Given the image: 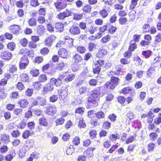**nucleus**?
I'll return each mask as SVG.
<instances>
[{
    "instance_id": "nucleus-1",
    "label": "nucleus",
    "mask_w": 161,
    "mask_h": 161,
    "mask_svg": "<svg viewBox=\"0 0 161 161\" xmlns=\"http://www.w3.org/2000/svg\"><path fill=\"white\" fill-rule=\"evenodd\" d=\"M101 93L100 88H95L91 92L90 96L87 98L89 104L96 107L98 105V101L99 100V95Z\"/></svg>"
},
{
    "instance_id": "nucleus-2",
    "label": "nucleus",
    "mask_w": 161,
    "mask_h": 161,
    "mask_svg": "<svg viewBox=\"0 0 161 161\" xmlns=\"http://www.w3.org/2000/svg\"><path fill=\"white\" fill-rule=\"evenodd\" d=\"M66 2L64 0H57L54 5L58 9L61 10L65 8L67 6Z\"/></svg>"
},
{
    "instance_id": "nucleus-3",
    "label": "nucleus",
    "mask_w": 161,
    "mask_h": 161,
    "mask_svg": "<svg viewBox=\"0 0 161 161\" xmlns=\"http://www.w3.org/2000/svg\"><path fill=\"white\" fill-rule=\"evenodd\" d=\"M19 53L20 54H24V55H27L29 57H32L34 56V51L31 49H27L24 48L21 49Z\"/></svg>"
},
{
    "instance_id": "nucleus-4",
    "label": "nucleus",
    "mask_w": 161,
    "mask_h": 161,
    "mask_svg": "<svg viewBox=\"0 0 161 161\" xmlns=\"http://www.w3.org/2000/svg\"><path fill=\"white\" fill-rule=\"evenodd\" d=\"M69 31L71 34L76 35L80 33V30L79 27L73 25L70 27Z\"/></svg>"
},
{
    "instance_id": "nucleus-5",
    "label": "nucleus",
    "mask_w": 161,
    "mask_h": 161,
    "mask_svg": "<svg viewBox=\"0 0 161 161\" xmlns=\"http://www.w3.org/2000/svg\"><path fill=\"white\" fill-rule=\"evenodd\" d=\"M57 108L55 106H51L47 107L46 113L48 115H53L57 112Z\"/></svg>"
},
{
    "instance_id": "nucleus-6",
    "label": "nucleus",
    "mask_w": 161,
    "mask_h": 161,
    "mask_svg": "<svg viewBox=\"0 0 161 161\" xmlns=\"http://www.w3.org/2000/svg\"><path fill=\"white\" fill-rule=\"evenodd\" d=\"M55 39L56 37L53 35H51L46 38L44 41L45 45L47 47H50Z\"/></svg>"
},
{
    "instance_id": "nucleus-7",
    "label": "nucleus",
    "mask_w": 161,
    "mask_h": 161,
    "mask_svg": "<svg viewBox=\"0 0 161 161\" xmlns=\"http://www.w3.org/2000/svg\"><path fill=\"white\" fill-rule=\"evenodd\" d=\"M1 56L3 59L8 60L11 58L12 54L11 53L9 52L4 51L1 53Z\"/></svg>"
},
{
    "instance_id": "nucleus-8",
    "label": "nucleus",
    "mask_w": 161,
    "mask_h": 161,
    "mask_svg": "<svg viewBox=\"0 0 161 161\" xmlns=\"http://www.w3.org/2000/svg\"><path fill=\"white\" fill-rule=\"evenodd\" d=\"M18 104L21 108H25L28 107L29 102L26 99H21L18 102Z\"/></svg>"
},
{
    "instance_id": "nucleus-9",
    "label": "nucleus",
    "mask_w": 161,
    "mask_h": 161,
    "mask_svg": "<svg viewBox=\"0 0 161 161\" xmlns=\"http://www.w3.org/2000/svg\"><path fill=\"white\" fill-rule=\"evenodd\" d=\"M65 43L68 47L70 48L73 45V39L70 37L69 36H67L65 37Z\"/></svg>"
},
{
    "instance_id": "nucleus-10",
    "label": "nucleus",
    "mask_w": 161,
    "mask_h": 161,
    "mask_svg": "<svg viewBox=\"0 0 161 161\" xmlns=\"http://www.w3.org/2000/svg\"><path fill=\"white\" fill-rule=\"evenodd\" d=\"M53 89V85L51 83L46 85L43 88V93L44 94L47 93L48 91H52Z\"/></svg>"
},
{
    "instance_id": "nucleus-11",
    "label": "nucleus",
    "mask_w": 161,
    "mask_h": 161,
    "mask_svg": "<svg viewBox=\"0 0 161 161\" xmlns=\"http://www.w3.org/2000/svg\"><path fill=\"white\" fill-rule=\"evenodd\" d=\"M58 54L61 57L65 58L68 56V53L67 50L64 48L60 49L58 52Z\"/></svg>"
},
{
    "instance_id": "nucleus-12",
    "label": "nucleus",
    "mask_w": 161,
    "mask_h": 161,
    "mask_svg": "<svg viewBox=\"0 0 161 161\" xmlns=\"http://www.w3.org/2000/svg\"><path fill=\"white\" fill-rule=\"evenodd\" d=\"M67 90V87L62 86L60 90H58V92L59 94L61 96H66L68 94Z\"/></svg>"
},
{
    "instance_id": "nucleus-13",
    "label": "nucleus",
    "mask_w": 161,
    "mask_h": 161,
    "mask_svg": "<svg viewBox=\"0 0 161 161\" xmlns=\"http://www.w3.org/2000/svg\"><path fill=\"white\" fill-rule=\"evenodd\" d=\"M55 27L58 31L62 32L64 30V24L60 22H57L55 24Z\"/></svg>"
},
{
    "instance_id": "nucleus-14",
    "label": "nucleus",
    "mask_w": 161,
    "mask_h": 161,
    "mask_svg": "<svg viewBox=\"0 0 161 161\" xmlns=\"http://www.w3.org/2000/svg\"><path fill=\"white\" fill-rule=\"evenodd\" d=\"M107 51L103 49H100L96 54V56L99 58H102L104 55L107 54Z\"/></svg>"
},
{
    "instance_id": "nucleus-15",
    "label": "nucleus",
    "mask_w": 161,
    "mask_h": 161,
    "mask_svg": "<svg viewBox=\"0 0 161 161\" xmlns=\"http://www.w3.org/2000/svg\"><path fill=\"white\" fill-rule=\"evenodd\" d=\"M15 152L14 150H12L11 151L9 154L7 155L6 157V159L8 161H11L15 156Z\"/></svg>"
},
{
    "instance_id": "nucleus-16",
    "label": "nucleus",
    "mask_w": 161,
    "mask_h": 161,
    "mask_svg": "<svg viewBox=\"0 0 161 161\" xmlns=\"http://www.w3.org/2000/svg\"><path fill=\"white\" fill-rule=\"evenodd\" d=\"M116 86L111 81H108L106 82L104 85L105 88L108 89H114Z\"/></svg>"
},
{
    "instance_id": "nucleus-17",
    "label": "nucleus",
    "mask_w": 161,
    "mask_h": 161,
    "mask_svg": "<svg viewBox=\"0 0 161 161\" xmlns=\"http://www.w3.org/2000/svg\"><path fill=\"white\" fill-rule=\"evenodd\" d=\"M66 66L63 62L59 63L57 65L56 69L58 70H62L66 68Z\"/></svg>"
},
{
    "instance_id": "nucleus-18",
    "label": "nucleus",
    "mask_w": 161,
    "mask_h": 161,
    "mask_svg": "<svg viewBox=\"0 0 161 161\" xmlns=\"http://www.w3.org/2000/svg\"><path fill=\"white\" fill-rule=\"evenodd\" d=\"M20 30V28L19 26L18 25H15L12 26L11 28V31L12 33L14 34H17L19 33V31Z\"/></svg>"
},
{
    "instance_id": "nucleus-19",
    "label": "nucleus",
    "mask_w": 161,
    "mask_h": 161,
    "mask_svg": "<svg viewBox=\"0 0 161 161\" xmlns=\"http://www.w3.org/2000/svg\"><path fill=\"white\" fill-rule=\"evenodd\" d=\"M50 81L52 82H53L55 86H59L62 84V82L61 80L55 79L54 78H51Z\"/></svg>"
},
{
    "instance_id": "nucleus-20",
    "label": "nucleus",
    "mask_w": 161,
    "mask_h": 161,
    "mask_svg": "<svg viewBox=\"0 0 161 161\" xmlns=\"http://www.w3.org/2000/svg\"><path fill=\"white\" fill-rule=\"evenodd\" d=\"M45 27L42 25H39L37 27V33L40 35H42L43 33L45 31Z\"/></svg>"
},
{
    "instance_id": "nucleus-21",
    "label": "nucleus",
    "mask_w": 161,
    "mask_h": 161,
    "mask_svg": "<svg viewBox=\"0 0 161 161\" xmlns=\"http://www.w3.org/2000/svg\"><path fill=\"white\" fill-rule=\"evenodd\" d=\"M109 10L108 9L107 10H106V8L103 9L100 11V15L103 18H106L108 15V12Z\"/></svg>"
},
{
    "instance_id": "nucleus-22",
    "label": "nucleus",
    "mask_w": 161,
    "mask_h": 161,
    "mask_svg": "<svg viewBox=\"0 0 161 161\" xmlns=\"http://www.w3.org/2000/svg\"><path fill=\"white\" fill-rule=\"evenodd\" d=\"M86 126V123L83 118H80L78 124V127L80 128H84Z\"/></svg>"
},
{
    "instance_id": "nucleus-23",
    "label": "nucleus",
    "mask_w": 161,
    "mask_h": 161,
    "mask_svg": "<svg viewBox=\"0 0 161 161\" xmlns=\"http://www.w3.org/2000/svg\"><path fill=\"white\" fill-rule=\"evenodd\" d=\"M1 140L5 143L9 142V136L6 134L2 135L1 136Z\"/></svg>"
},
{
    "instance_id": "nucleus-24",
    "label": "nucleus",
    "mask_w": 161,
    "mask_h": 161,
    "mask_svg": "<svg viewBox=\"0 0 161 161\" xmlns=\"http://www.w3.org/2000/svg\"><path fill=\"white\" fill-rule=\"evenodd\" d=\"M75 75L73 74H71L67 75L65 78L64 80L66 82H68L71 81L75 78Z\"/></svg>"
},
{
    "instance_id": "nucleus-25",
    "label": "nucleus",
    "mask_w": 161,
    "mask_h": 161,
    "mask_svg": "<svg viewBox=\"0 0 161 161\" xmlns=\"http://www.w3.org/2000/svg\"><path fill=\"white\" fill-rule=\"evenodd\" d=\"M120 79L118 77H115L114 76H111L110 81L116 86H117L118 84V82Z\"/></svg>"
},
{
    "instance_id": "nucleus-26",
    "label": "nucleus",
    "mask_w": 161,
    "mask_h": 161,
    "mask_svg": "<svg viewBox=\"0 0 161 161\" xmlns=\"http://www.w3.org/2000/svg\"><path fill=\"white\" fill-rule=\"evenodd\" d=\"M136 45L135 43L134 42V41L131 40L129 48V51H133L136 48Z\"/></svg>"
},
{
    "instance_id": "nucleus-27",
    "label": "nucleus",
    "mask_w": 161,
    "mask_h": 161,
    "mask_svg": "<svg viewBox=\"0 0 161 161\" xmlns=\"http://www.w3.org/2000/svg\"><path fill=\"white\" fill-rule=\"evenodd\" d=\"M74 59L75 60V62L76 63H78L81 61L82 58L81 56L78 54H76L73 57Z\"/></svg>"
},
{
    "instance_id": "nucleus-28",
    "label": "nucleus",
    "mask_w": 161,
    "mask_h": 161,
    "mask_svg": "<svg viewBox=\"0 0 161 161\" xmlns=\"http://www.w3.org/2000/svg\"><path fill=\"white\" fill-rule=\"evenodd\" d=\"M77 50L79 53L83 54L86 52V49L84 47L79 46L77 47Z\"/></svg>"
},
{
    "instance_id": "nucleus-29",
    "label": "nucleus",
    "mask_w": 161,
    "mask_h": 161,
    "mask_svg": "<svg viewBox=\"0 0 161 161\" xmlns=\"http://www.w3.org/2000/svg\"><path fill=\"white\" fill-rule=\"evenodd\" d=\"M152 53V52L149 50L144 51H142V54L146 58H147L151 56Z\"/></svg>"
},
{
    "instance_id": "nucleus-30",
    "label": "nucleus",
    "mask_w": 161,
    "mask_h": 161,
    "mask_svg": "<svg viewBox=\"0 0 161 161\" xmlns=\"http://www.w3.org/2000/svg\"><path fill=\"white\" fill-rule=\"evenodd\" d=\"M30 74L35 77L37 76L39 74V71L37 69H33L30 71Z\"/></svg>"
},
{
    "instance_id": "nucleus-31",
    "label": "nucleus",
    "mask_w": 161,
    "mask_h": 161,
    "mask_svg": "<svg viewBox=\"0 0 161 161\" xmlns=\"http://www.w3.org/2000/svg\"><path fill=\"white\" fill-rule=\"evenodd\" d=\"M33 85L34 88L37 90L40 89L41 88V84L39 81L33 82Z\"/></svg>"
},
{
    "instance_id": "nucleus-32",
    "label": "nucleus",
    "mask_w": 161,
    "mask_h": 161,
    "mask_svg": "<svg viewBox=\"0 0 161 161\" xmlns=\"http://www.w3.org/2000/svg\"><path fill=\"white\" fill-rule=\"evenodd\" d=\"M91 8V6L90 5H87L83 8V12L86 13H90Z\"/></svg>"
},
{
    "instance_id": "nucleus-33",
    "label": "nucleus",
    "mask_w": 161,
    "mask_h": 161,
    "mask_svg": "<svg viewBox=\"0 0 161 161\" xmlns=\"http://www.w3.org/2000/svg\"><path fill=\"white\" fill-rule=\"evenodd\" d=\"M84 154H86V156L88 158L92 157L93 156V153H92V151L90 150V149L88 148L84 152Z\"/></svg>"
},
{
    "instance_id": "nucleus-34",
    "label": "nucleus",
    "mask_w": 161,
    "mask_h": 161,
    "mask_svg": "<svg viewBox=\"0 0 161 161\" xmlns=\"http://www.w3.org/2000/svg\"><path fill=\"white\" fill-rule=\"evenodd\" d=\"M15 47V44L13 42L9 43L7 45L8 49L11 51H13Z\"/></svg>"
},
{
    "instance_id": "nucleus-35",
    "label": "nucleus",
    "mask_w": 161,
    "mask_h": 161,
    "mask_svg": "<svg viewBox=\"0 0 161 161\" xmlns=\"http://www.w3.org/2000/svg\"><path fill=\"white\" fill-rule=\"evenodd\" d=\"M21 80L22 81H27L28 79V75L24 73L21 74L20 75Z\"/></svg>"
},
{
    "instance_id": "nucleus-36",
    "label": "nucleus",
    "mask_w": 161,
    "mask_h": 161,
    "mask_svg": "<svg viewBox=\"0 0 161 161\" xmlns=\"http://www.w3.org/2000/svg\"><path fill=\"white\" fill-rule=\"evenodd\" d=\"M64 119L60 117L57 119L55 121L56 125H62L64 122Z\"/></svg>"
},
{
    "instance_id": "nucleus-37",
    "label": "nucleus",
    "mask_w": 161,
    "mask_h": 161,
    "mask_svg": "<svg viewBox=\"0 0 161 161\" xmlns=\"http://www.w3.org/2000/svg\"><path fill=\"white\" fill-rule=\"evenodd\" d=\"M96 116L98 119L104 118L105 116L104 113L101 111H99L96 113Z\"/></svg>"
},
{
    "instance_id": "nucleus-38",
    "label": "nucleus",
    "mask_w": 161,
    "mask_h": 161,
    "mask_svg": "<svg viewBox=\"0 0 161 161\" xmlns=\"http://www.w3.org/2000/svg\"><path fill=\"white\" fill-rule=\"evenodd\" d=\"M19 62L29 64V61L26 55H24L21 58Z\"/></svg>"
},
{
    "instance_id": "nucleus-39",
    "label": "nucleus",
    "mask_w": 161,
    "mask_h": 161,
    "mask_svg": "<svg viewBox=\"0 0 161 161\" xmlns=\"http://www.w3.org/2000/svg\"><path fill=\"white\" fill-rule=\"evenodd\" d=\"M8 148L6 145H3L0 149V152L3 154L6 153L8 151Z\"/></svg>"
},
{
    "instance_id": "nucleus-40",
    "label": "nucleus",
    "mask_w": 161,
    "mask_h": 161,
    "mask_svg": "<svg viewBox=\"0 0 161 161\" xmlns=\"http://www.w3.org/2000/svg\"><path fill=\"white\" fill-rule=\"evenodd\" d=\"M39 81L43 82L47 80L46 75L45 74L41 75L38 78Z\"/></svg>"
},
{
    "instance_id": "nucleus-41",
    "label": "nucleus",
    "mask_w": 161,
    "mask_h": 161,
    "mask_svg": "<svg viewBox=\"0 0 161 161\" xmlns=\"http://www.w3.org/2000/svg\"><path fill=\"white\" fill-rule=\"evenodd\" d=\"M36 19L32 18L30 19L28 21V23L30 26H34L36 25Z\"/></svg>"
},
{
    "instance_id": "nucleus-42",
    "label": "nucleus",
    "mask_w": 161,
    "mask_h": 161,
    "mask_svg": "<svg viewBox=\"0 0 161 161\" xmlns=\"http://www.w3.org/2000/svg\"><path fill=\"white\" fill-rule=\"evenodd\" d=\"M58 99L57 95L53 94L49 97V101L50 102L54 103Z\"/></svg>"
},
{
    "instance_id": "nucleus-43",
    "label": "nucleus",
    "mask_w": 161,
    "mask_h": 161,
    "mask_svg": "<svg viewBox=\"0 0 161 161\" xmlns=\"http://www.w3.org/2000/svg\"><path fill=\"white\" fill-rule=\"evenodd\" d=\"M132 89L130 87H128L124 88L122 90V92L125 94L131 92Z\"/></svg>"
},
{
    "instance_id": "nucleus-44",
    "label": "nucleus",
    "mask_w": 161,
    "mask_h": 161,
    "mask_svg": "<svg viewBox=\"0 0 161 161\" xmlns=\"http://www.w3.org/2000/svg\"><path fill=\"white\" fill-rule=\"evenodd\" d=\"M22 110L20 108H15L14 112V114L18 116H20L22 114Z\"/></svg>"
},
{
    "instance_id": "nucleus-45",
    "label": "nucleus",
    "mask_w": 161,
    "mask_h": 161,
    "mask_svg": "<svg viewBox=\"0 0 161 161\" xmlns=\"http://www.w3.org/2000/svg\"><path fill=\"white\" fill-rule=\"evenodd\" d=\"M47 30L50 32H53L54 31V27L53 25L50 24L47 25Z\"/></svg>"
},
{
    "instance_id": "nucleus-46",
    "label": "nucleus",
    "mask_w": 161,
    "mask_h": 161,
    "mask_svg": "<svg viewBox=\"0 0 161 161\" xmlns=\"http://www.w3.org/2000/svg\"><path fill=\"white\" fill-rule=\"evenodd\" d=\"M135 12L134 11H132L129 13V16L130 18V21H132L135 19Z\"/></svg>"
},
{
    "instance_id": "nucleus-47",
    "label": "nucleus",
    "mask_w": 161,
    "mask_h": 161,
    "mask_svg": "<svg viewBox=\"0 0 161 161\" xmlns=\"http://www.w3.org/2000/svg\"><path fill=\"white\" fill-rule=\"evenodd\" d=\"M12 136L14 137H18L20 135V133L18 130H14L11 133Z\"/></svg>"
},
{
    "instance_id": "nucleus-48",
    "label": "nucleus",
    "mask_w": 161,
    "mask_h": 161,
    "mask_svg": "<svg viewBox=\"0 0 161 161\" xmlns=\"http://www.w3.org/2000/svg\"><path fill=\"white\" fill-rule=\"evenodd\" d=\"M82 17V14L75 13L74 14L73 19L75 20L81 19Z\"/></svg>"
},
{
    "instance_id": "nucleus-49",
    "label": "nucleus",
    "mask_w": 161,
    "mask_h": 161,
    "mask_svg": "<svg viewBox=\"0 0 161 161\" xmlns=\"http://www.w3.org/2000/svg\"><path fill=\"white\" fill-rule=\"evenodd\" d=\"M33 89H28L25 92V95L28 97L31 96L33 93Z\"/></svg>"
},
{
    "instance_id": "nucleus-50",
    "label": "nucleus",
    "mask_w": 161,
    "mask_h": 161,
    "mask_svg": "<svg viewBox=\"0 0 161 161\" xmlns=\"http://www.w3.org/2000/svg\"><path fill=\"white\" fill-rule=\"evenodd\" d=\"M138 0H132L130 5V9H133L136 5L137 1Z\"/></svg>"
},
{
    "instance_id": "nucleus-51",
    "label": "nucleus",
    "mask_w": 161,
    "mask_h": 161,
    "mask_svg": "<svg viewBox=\"0 0 161 161\" xmlns=\"http://www.w3.org/2000/svg\"><path fill=\"white\" fill-rule=\"evenodd\" d=\"M155 71V68L152 67H150L148 69L147 72V75L150 76L151 75L154 73Z\"/></svg>"
},
{
    "instance_id": "nucleus-52",
    "label": "nucleus",
    "mask_w": 161,
    "mask_h": 161,
    "mask_svg": "<svg viewBox=\"0 0 161 161\" xmlns=\"http://www.w3.org/2000/svg\"><path fill=\"white\" fill-rule=\"evenodd\" d=\"M85 108H83L79 107L76 108L75 113L79 114H83L84 112Z\"/></svg>"
},
{
    "instance_id": "nucleus-53",
    "label": "nucleus",
    "mask_w": 161,
    "mask_h": 161,
    "mask_svg": "<svg viewBox=\"0 0 161 161\" xmlns=\"http://www.w3.org/2000/svg\"><path fill=\"white\" fill-rule=\"evenodd\" d=\"M31 5L33 7H36L38 6L40 4L37 0H31L30 3Z\"/></svg>"
},
{
    "instance_id": "nucleus-54",
    "label": "nucleus",
    "mask_w": 161,
    "mask_h": 161,
    "mask_svg": "<svg viewBox=\"0 0 161 161\" xmlns=\"http://www.w3.org/2000/svg\"><path fill=\"white\" fill-rule=\"evenodd\" d=\"M110 39V36L109 35H107L103 37L101 41L103 43H106L109 41Z\"/></svg>"
},
{
    "instance_id": "nucleus-55",
    "label": "nucleus",
    "mask_w": 161,
    "mask_h": 161,
    "mask_svg": "<svg viewBox=\"0 0 161 161\" xmlns=\"http://www.w3.org/2000/svg\"><path fill=\"white\" fill-rule=\"evenodd\" d=\"M110 140L112 142L115 141L117 139H119V137L116 135L112 134L109 136Z\"/></svg>"
},
{
    "instance_id": "nucleus-56",
    "label": "nucleus",
    "mask_w": 161,
    "mask_h": 161,
    "mask_svg": "<svg viewBox=\"0 0 161 161\" xmlns=\"http://www.w3.org/2000/svg\"><path fill=\"white\" fill-rule=\"evenodd\" d=\"M96 30V28L92 25H91L88 28V31L91 34H93Z\"/></svg>"
},
{
    "instance_id": "nucleus-57",
    "label": "nucleus",
    "mask_w": 161,
    "mask_h": 161,
    "mask_svg": "<svg viewBox=\"0 0 161 161\" xmlns=\"http://www.w3.org/2000/svg\"><path fill=\"white\" fill-rule=\"evenodd\" d=\"M80 138L77 136H76L75 137V138H74L72 142L74 144L77 146L80 143Z\"/></svg>"
},
{
    "instance_id": "nucleus-58",
    "label": "nucleus",
    "mask_w": 161,
    "mask_h": 161,
    "mask_svg": "<svg viewBox=\"0 0 161 161\" xmlns=\"http://www.w3.org/2000/svg\"><path fill=\"white\" fill-rule=\"evenodd\" d=\"M39 123L41 125H42L46 126L47 125L46 119L44 118L40 119L39 120Z\"/></svg>"
},
{
    "instance_id": "nucleus-59",
    "label": "nucleus",
    "mask_w": 161,
    "mask_h": 161,
    "mask_svg": "<svg viewBox=\"0 0 161 161\" xmlns=\"http://www.w3.org/2000/svg\"><path fill=\"white\" fill-rule=\"evenodd\" d=\"M110 123L108 121H105L103 124V128L105 129H108L110 127Z\"/></svg>"
},
{
    "instance_id": "nucleus-60",
    "label": "nucleus",
    "mask_w": 161,
    "mask_h": 161,
    "mask_svg": "<svg viewBox=\"0 0 161 161\" xmlns=\"http://www.w3.org/2000/svg\"><path fill=\"white\" fill-rule=\"evenodd\" d=\"M117 100L119 103L121 104H123L125 102V99L124 97L119 96L118 97Z\"/></svg>"
},
{
    "instance_id": "nucleus-61",
    "label": "nucleus",
    "mask_w": 161,
    "mask_h": 161,
    "mask_svg": "<svg viewBox=\"0 0 161 161\" xmlns=\"http://www.w3.org/2000/svg\"><path fill=\"white\" fill-rule=\"evenodd\" d=\"M30 133L29 130H26L23 133L22 137L24 139H26L29 137Z\"/></svg>"
},
{
    "instance_id": "nucleus-62",
    "label": "nucleus",
    "mask_w": 161,
    "mask_h": 161,
    "mask_svg": "<svg viewBox=\"0 0 161 161\" xmlns=\"http://www.w3.org/2000/svg\"><path fill=\"white\" fill-rule=\"evenodd\" d=\"M86 87L85 86H81L79 88V91L80 94H84L86 91Z\"/></svg>"
},
{
    "instance_id": "nucleus-63",
    "label": "nucleus",
    "mask_w": 161,
    "mask_h": 161,
    "mask_svg": "<svg viewBox=\"0 0 161 161\" xmlns=\"http://www.w3.org/2000/svg\"><path fill=\"white\" fill-rule=\"evenodd\" d=\"M150 138L153 141L155 140L158 137L157 134L155 133H151L149 135Z\"/></svg>"
},
{
    "instance_id": "nucleus-64",
    "label": "nucleus",
    "mask_w": 161,
    "mask_h": 161,
    "mask_svg": "<svg viewBox=\"0 0 161 161\" xmlns=\"http://www.w3.org/2000/svg\"><path fill=\"white\" fill-rule=\"evenodd\" d=\"M155 144L153 143H149L148 145V149L149 152H151L154 148Z\"/></svg>"
}]
</instances>
